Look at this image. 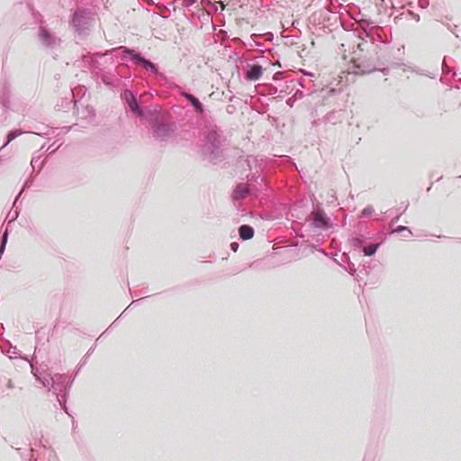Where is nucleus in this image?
<instances>
[{"mask_svg": "<svg viewBox=\"0 0 461 461\" xmlns=\"http://www.w3.org/2000/svg\"><path fill=\"white\" fill-rule=\"evenodd\" d=\"M372 24V21L361 19L358 22L359 28L355 30L359 40L357 45V50L354 51L355 63L362 73H370L376 69L378 54L385 46V42L380 39Z\"/></svg>", "mask_w": 461, "mask_h": 461, "instance_id": "f257e3e1", "label": "nucleus"}, {"mask_svg": "<svg viewBox=\"0 0 461 461\" xmlns=\"http://www.w3.org/2000/svg\"><path fill=\"white\" fill-rule=\"evenodd\" d=\"M32 367H33L32 366ZM33 375L45 388L56 396L60 407L67 412V396L73 380L65 374L51 375L48 370L32 368Z\"/></svg>", "mask_w": 461, "mask_h": 461, "instance_id": "f03ea898", "label": "nucleus"}, {"mask_svg": "<svg viewBox=\"0 0 461 461\" xmlns=\"http://www.w3.org/2000/svg\"><path fill=\"white\" fill-rule=\"evenodd\" d=\"M223 137L217 127L209 129L205 135V143L201 147V154L210 162L215 164L222 157Z\"/></svg>", "mask_w": 461, "mask_h": 461, "instance_id": "7ed1b4c3", "label": "nucleus"}, {"mask_svg": "<svg viewBox=\"0 0 461 461\" xmlns=\"http://www.w3.org/2000/svg\"><path fill=\"white\" fill-rule=\"evenodd\" d=\"M112 54L120 55L122 59L131 60L136 64L143 67L147 71L153 75L158 74V66L150 61L149 59H145L141 56L140 53L135 51L132 49H130L125 46H120L117 48H113L111 50Z\"/></svg>", "mask_w": 461, "mask_h": 461, "instance_id": "20e7f679", "label": "nucleus"}, {"mask_svg": "<svg viewBox=\"0 0 461 461\" xmlns=\"http://www.w3.org/2000/svg\"><path fill=\"white\" fill-rule=\"evenodd\" d=\"M306 221L313 230H328L333 228L331 219L326 214L319 202H316V203L313 204V209L308 215Z\"/></svg>", "mask_w": 461, "mask_h": 461, "instance_id": "39448f33", "label": "nucleus"}, {"mask_svg": "<svg viewBox=\"0 0 461 461\" xmlns=\"http://www.w3.org/2000/svg\"><path fill=\"white\" fill-rule=\"evenodd\" d=\"M94 22L93 14L86 9L76 10L71 17V24L77 34L82 35L86 32Z\"/></svg>", "mask_w": 461, "mask_h": 461, "instance_id": "423d86ee", "label": "nucleus"}, {"mask_svg": "<svg viewBox=\"0 0 461 461\" xmlns=\"http://www.w3.org/2000/svg\"><path fill=\"white\" fill-rule=\"evenodd\" d=\"M33 438L40 441L39 449L36 450L35 447H31V457L29 459L30 461H59L56 455V452L53 449L49 448L44 445H41V432L35 433Z\"/></svg>", "mask_w": 461, "mask_h": 461, "instance_id": "0eeeda50", "label": "nucleus"}, {"mask_svg": "<svg viewBox=\"0 0 461 461\" xmlns=\"http://www.w3.org/2000/svg\"><path fill=\"white\" fill-rule=\"evenodd\" d=\"M37 38L41 45L48 50H54L61 45V39L50 29L41 25L38 30Z\"/></svg>", "mask_w": 461, "mask_h": 461, "instance_id": "6e6552de", "label": "nucleus"}, {"mask_svg": "<svg viewBox=\"0 0 461 461\" xmlns=\"http://www.w3.org/2000/svg\"><path fill=\"white\" fill-rule=\"evenodd\" d=\"M153 137L160 141L166 140L174 131L173 123H166L155 119L151 122Z\"/></svg>", "mask_w": 461, "mask_h": 461, "instance_id": "1a4fd4ad", "label": "nucleus"}, {"mask_svg": "<svg viewBox=\"0 0 461 461\" xmlns=\"http://www.w3.org/2000/svg\"><path fill=\"white\" fill-rule=\"evenodd\" d=\"M122 98L127 103L131 111L133 112L138 116H143V109L139 104L136 95L132 93V91L126 89L122 94Z\"/></svg>", "mask_w": 461, "mask_h": 461, "instance_id": "9d476101", "label": "nucleus"}, {"mask_svg": "<svg viewBox=\"0 0 461 461\" xmlns=\"http://www.w3.org/2000/svg\"><path fill=\"white\" fill-rule=\"evenodd\" d=\"M264 70L259 64H249L246 67L244 77L248 81H257L262 77Z\"/></svg>", "mask_w": 461, "mask_h": 461, "instance_id": "9b49d317", "label": "nucleus"}, {"mask_svg": "<svg viewBox=\"0 0 461 461\" xmlns=\"http://www.w3.org/2000/svg\"><path fill=\"white\" fill-rule=\"evenodd\" d=\"M180 95L188 101L196 113L200 114L203 113L204 107L197 97L187 92H181Z\"/></svg>", "mask_w": 461, "mask_h": 461, "instance_id": "f8f14e48", "label": "nucleus"}, {"mask_svg": "<svg viewBox=\"0 0 461 461\" xmlns=\"http://www.w3.org/2000/svg\"><path fill=\"white\" fill-rule=\"evenodd\" d=\"M249 193V187L244 184H238L232 193L233 200L243 199Z\"/></svg>", "mask_w": 461, "mask_h": 461, "instance_id": "ddd939ff", "label": "nucleus"}, {"mask_svg": "<svg viewBox=\"0 0 461 461\" xmlns=\"http://www.w3.org/2000/svg\"><path fill=\"white\" fill-rule=\"evenodd\" d=\"M254 229L250 225L242 224L239 228L240 238L243 240H249L254 236Z\"/></svg>", "mask_w": 461, "mask_h": 461, "instance_id": "4468645a", "label": "nucleus"}, {"mask_svg": "<svg viewBox=\"0 0 461 461\" xmlns=\"http://www.w3.org/2000/svg\"><path fill=\"white\" fill-rule=\"evenodd\" d=\"M379 243L368 244L363 248V252L365 256L371 257L375 254L379 248Z\"/></svg>", "mask_w": 461, "mask_h": 461, "instance_id": "2eb2a0df", "label": "nucleus"}, {"mask_svg": "<svg viewBox=\"0 0 461 461\" xmlns=\"http://www.w3.org/2000/svg\"><path fill=\"white\" fill-rule=\"evenodd\" d=\"M407 208H408V203H402L401 206L396 209L397 214L392 219V221L390 222V226L393 225L400 220L401 216L407 210Z\"/></svg>", "mask_w": 461, "mask_h": 461, "instance_id": "dca6fc26", "label": "nucleus"}, {"mask_svg": "<svg viewBox=\"0 0 461 461\" xmlns=\"http://www.w3.org/2000/svg\"><path fill=\"white\" fill-rule=\"evenodd\" d=\"M22 133H23V131H20V130H14V131H9L8 134H7V140H6V141L5 142V144L3 145L2 148L7 146L9 142L14 140L15 138L20 136Z\"/></svg>", "mask_w": 461, "mask_h": 461, "instance_id": "f3484780", "label": "nucleus"}, {"mask_svg": "<svg viewBox=\"0 0 461 461\" xmlns=\"http://www.w3.org/2000/svg\"><path fill=\"white\" fill-rule=\"evenodd\" d=\"M246 163L249 170H252L253 168H256L258 159L256 157L253 156H248L246 159Z\"/></svg>", "mask_w": 461, "mask_h": 461, "instance_id": "a211bd4d", "label": "nucleus"}, {"mask_svg": "<svg viewBox=\"0 0 461 461\" xmlns=\"http://www.w3.org/2000/svg\"><path fill=\"white\" fill-rule=\"evenodd\" d=\"M402 231H407L409 236L412 235V232L411 230L406 227V226H403V225H399L397 226L395 229H393L391 233H401Z\"/></svg>", "mask_w": 461, "mask_h": 461, "instance_id": "6ab92c4d", "label": "nucleus"}, {"mask_svg": "<svg viewBox=\"0 0 461 461\" xmlns=\"http://www.w3.org/2000/svg\"><path fill=\"white\" fill-rule=\"evenodd\" d=\"M349 243L354 248H360L363 246V240L358 237H353L349 240Z\"/></svg>", "mask_w": 461, "mask_h": 461, "instance_id": "aec40b11", "label": "nucleus"}, {"mask_svg": "<svg viewBox=\"0 0 461 461\" xmlns=\"http://www.w3.org/2000/svg\"><path fill=\"white\" fill-rule=\"evenodd\" d=\"M41 163V156H33L31 161V166L32 168V171L35 168V166H39Z\"/></svg>", "mask_w": 461, "mask_h": 461, "instance_id": "412c9836", "label": "nucleus"}, {"mask_svg": "<svg viewBox=\"0 0 461 461\" xmlns=\"http://www.w3.org/2000/svg\"><path fill=\"white\" fill-rule=\"evenodd\" d=\"M373 212H374V208L371 205H368L362 210L361 215L363 217H367V216L371 215Z\"/></svg>", "mask_w": 461, "mask_h": 461, "instance_id": "4be33fe9", "label": "nucleus"}, {"mask_svg": "<svg viewBox=\"0 0 461 461\" xmlns=\"http://www.w3.org/2000/svg\"><path fill=\"white\" fill-rule=\"evenodd\" d=\"M7 354L10 358H17L18 357V352L16 347H10L7 350Z\"/></svg>", "mask_w": 461, "mask_h": 461, "instance_id": "5701e85b", "label": "nucleus"}, {"mask_svg": "<svg viewBox=\"0 0 461 461\" xmlns=\"http://www.w3.org/2000/svg\"><path fill=\"white\" fill-rule=\"evenodd\" d=\"M441 23H442L444 26H446V27H447V29H448L452 33H454L456 36H457V35H456V32H455V30H456V27H457L456 25H454V26L452 27V26L450 25V23H449L448 22H447V21H441Z\"/></svg>", "mask_w": 461, "mask_h": 461, "instance_id": "b1692460", "label": "nucleus"}, {"mask_svg": "<svg viewBox=\"0 0 461 461\" xmlns=\"http://www.w3.org/2000/svg\"><path fill=\"white\" fill-rule=\"evenodd\" d=\"M429 0H419L418 1V6L421 9H425L429 6Z\"/></svg>", "mask_w": 461, "mask_h": 461, "instance_id": "393cba45", "label": "nucleus"}, {"mask_svg": "<svg viewBox=\"0 0 461 461\" xmlns=\"http://www.w3.org/2000/svg\"><path fill=\"white\" fill-rule=\"evenodd\" d=\"M197 0H183V3H182V5L185 7V8H189L190 6H192L194 4L196 3Z\"/></svg>", "mask_w": 461, "mask_h": 461, "instance_id": "a878e982", "label": "nucleus"}, {"mask_svg": "<svg viewBox=\"0 0 461 461\" xmlns=\"http://www.w3.org/2000/svg\"><path fill=\"white\" fill-rule=\"evenodd\" d=\"M304 96L303 93L301 90H296L293 95V97L297 101L302 99Z\"/></svg>", "mask_w": 461, "mask_h": 461, "instance_id": "bb28decb", "label": "nucleus"}, {"mask_svg": "<svg viewBox=\"0 0 461 461\" xmlns=\"http://www.w3.org/2000/svg\"><path fill=\"white\" fill-rule=\"evenodd\" d=\"M442 70L445 74H449L451 72V69L446 65V58L443 59Z\"/></svg>", "mask_w": 461, "mask_h": 461, "instance_id": "cd10ccee", "label": "nucleus"}, {"mask_svg": "<svg viewBox=\"0 0 461 461\" xmlns=\"http://www.w3.org/2000/svg\"><path fill=\"white\" fill-rule=\"evenodd\" d=\"M408 14L411 16L416 22L420 21V15L413 13L412 11H408Z\"/></svg>", "mask_w": 461, "mask_h": 461, "instance_id": "c85d7f7f", "label": "nucleus"}, {"mask_svg": "<svg viewBox=\"0 0 461 461\" xmlns=\"http://www.w3.org/2000/svg\"><path fill=\"white\" fill-rule=\"evenodd\" d=\"M295 101L296 100L292 96L286 100V104L289 105L290 107H293Z\"/></svg>", "mask_w": 461, "mask_h": 461, "instance_id": "c756f323", "label": "nucleus"}, {"mask_svg": "<svg viewBox=\"0 0 461 461\" xmlns=\"http://www.w3.org/2000/svg\"><path fill=\"white\" fill-rule=\"evenodd\" d=\"M239 249V244L237 242H231L230 243V249L234 252H236Z\"/></svg>", "mask_w": 461, "mask_h": 461, "instance_id": "7c9ffc66", "label": "nucleus"}, {"mask_svg": "<svg viewBox=\"0 0 461 461\" xmlns=\"http://www.w3.org/2000/svg\"><path fill=\"white\" fill-rule=\"evenodd\" d=\"M6 386H7V388H9V389H13V388L14 387V383H13V381H12L11 379H9V380L7 381V384H6Z\"/></svg>", "mask_w": 461, "mask_h": 461, "instance_id": "2f4dec72", "label": "nucleus"}, {"mask_svg": "<svg viewBox=\"0 0 461 461\" xmlns=\"http://www.w3.org/2000/svg\"><path fill=\"white\" fill-rule=\"evenodd\" d=\"M55 143L51 144L50 147H49V149H52L51 152H55L59 147L60 145H58L56 147H54Z\"/></svg>", "mask_w": 461, "mask_h": 461, "instance_id": "473e14b6", "label": "nucleus"}, {"mask_svg": "<svg viewBox=\"0 0 461 461\" xmlns=\"http://www.w3.org/2000/svg\"><path fill=\"white\" fill-rule=\"evenodd\" d=\"M348 271L351 275H354V273H355V271H356V270H355V268H354V265H352V266H351V265H348Z\"/></svg>", "mask_w": 461, "mask_h": 461, "instance_id": "72a5a7b5", "label": "nucleus"}, {"mask_svg": "<svg viewBox=\"0 0 461 461\" xmlns=\"http://www.w3.org/2000/svg\"><path fill=\"white\" fill-rule=\"evenodd\" d=\"M92 352H93V349H89V350H88V352H87V354H86V359L84 360V362H83V364H82V365H84V364L86 362V359H87L88 356H89L90 354H92Z\"/></svg>", "mask_w": 461, "mask_h": 461, "instance_id": "f704fd0d", "label": "nucleus"}, {"mask_svg": "<svg viewBox=\"0 0 461 461\" xmlns=\"http://www.w3.org/2000/svg\"><path fill=\"white\" fill-rule=\"evenodd\" d=\"M140 302V300H134L131 303V304L129 305V307H131V305L135 304V303H138Z\"/></svg>", "mask_w": 461, "mask_h": 461, "instance_id": "c9c22d12", "label": "nucleus"}, {"mask_svg": "<svg viewBox=\"0 0 461 461\" xmlns=\"http://www.w3.org/2000/svg\"><path fill=\"white\" fill-rule=\"evenodd\" d=\"M393 209H390V210H388V211L386 212V213H390V214H391V213L393 212Z\"/></svg>", "mask_w": 461, "mask_h": 461, "instance_id": "e433bc0d", "label": "nucleus"}, {"mask_svg": "<svg viewBox=\"0 0 461 461\" xmlns=\"http://www.w3.org/2000/svg\"><path fill=\"white\" fill-rule=\"evenodd\" d=\"M23 188L22 190H20V193H19V194L17 195L16 199H18V197L20 196L21 193H23Z\"/></svg>", "mask_w": 461, "mask_h": 461, "instance_id": "4c0bfd02", "label": "nucleus"}, {"mask_svg": "<svg viewBox=\"0 0 461 461\" xmlns=\"http://www.w3.org/2000/svg\"><path fill=\"white\" fill-rule=\"evenodd\" d=\"M124 312H126V309L123 310L122 313L119 316V318H121Z\"/></svg>", "mask_w": 461, "mask_h": 461, "instance_id": "58836bf2", "label": "nucleus"}, {"mask_svg": "<svg viewBox=\"0 0 461 461\" xmlns=\"http://www.w3.org/2000/svg\"><path fill=\"white\" fill-rule=\"evenodd\" d=\"M299 85H300L302 87H303V83H302L301 81L299 82Z\"/></svg>", "mask_w": 461, "mask_h": 461, "instance_id": "ea45409f", "label": "nucleus"}, {"mask_svg": "<svg viewBox=\"0 0 461 461\" xmlns=\"http://www.w3.org/2000/svg\"><path fill=\"white\" fill-rule=\"evenodd\" d=\"M3 104H4V106L7 107V104L5 101H4Z\"/></svg>", "mask_w": 461, "mask_h": 461, "instance_id": "a19ab883", "label": "nucleus"}]
</instances>
